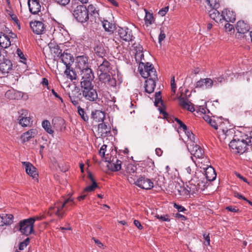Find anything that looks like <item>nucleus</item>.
Here are the masks:
<instances>
[{"instance_id":"nucleus-35","label":"nucleus","mask_w":252,"mask_h":252,"mask_svg":"<svg viewBox=\"0 0 252 252\" xmlns=\"http://www.w3.org/2000/svg\"><path fill=\"white\" fill-rule=\"evenodd\" d=\"M88 178L92 182L91 185L87 186L84 190V192H91L94 190L95 189L97 188V185L95 181L93 175L89 172L88 175Z\"/></svg>"},{"instance_id":"nucleus-41","label":"nucleus","mask_w":252,"mask_h":252,"mask_svg":"<svg viewBox=\"0 0 252 252\" xmlns=\"http://www.w3.org/2000/svg\"><path fill=\"white\" fill-rule=\"evenodd\" d=\"M184 131L185 132L186 135L187 136L188 139H189V142H188V143H189V145H190V144H192L193 143H197V140L196 139L195 135L188 128H187V130H184Z\"/></svg>"},{"instance_id":"nucleus-64","label":"nucleus","mask_w":252,"mask_h":252,"mask_svg":"<svg viewBox=\"0 0 252 252\" xmlns=\"http://www.w3.org/2000/svg\"><path fill=\"white\" fill-rule=\"evenodd\" d=\"M225 29L226 32H229L233 30H234V26L233 25L227 23L225 25Z\"/></svg>"},{"instance_id":"nucleus-38","label":"nucleus","mask_w":252,"mask_h":252,"mask_svg":"<svg viewBox=\"0 0 252 252\" xmlns=\"http://www.w3.org/2000/svg\"><path fill=\"white\" fill-rule=\"evenodd\" d=\"M165 129L159 124H156L151 129V133L154 135H160L165 132Z\"/></svg>"},{"instance_id":"nucleus-2","label":"nucleus","mask_w":252,"mask_h":252,"mask_svg":"<svg viewBox=\"0 0 252 252\" xmlns=\"http://www.w3.org/2000/svg\"><path fill=\"white\" fill-rule=\"evenodd\" d=\"M188 175L187 178L189 179L187 182V190L191 194L195 193L196 192L203 190L204 187V183L198 180L195 176V172L191 166H189L186 168Z\"/></svg>"},{"instance_id":"nucleus-62","label":"nucleus","mask_w":252,"mask_h":252,"mask_svg":"<svg viewBox=\"0 0 252 252\" xmlns=\"http://www.w3.org/2000/svg\"><path fill=\"white\" fill-rule=\"evenodd\" d=\"M53 52L57 55V57L59 58H60V55L62 54V50L60 49L58 45H57V46L55 48Z\"/></svg>"},{"instance_id":"nucleus-8","label":"nucleus","mask_w":252,"mask_h":252,"mask_svg":"<svg viewBox=\"0 0 252 252\" xmlns=\"http://www.w3.org/2000/svg\"><path fill=\"white\" fill-rule=\"evenodd\" d=\"M73 15L76 20L81 23L87 22L89 18L88 10L84 5H77L73 11Z\"/></svg>"},{"instance_id":"nucleus-51","label":"nucleus","mask_w":252,"mask_h":252,"mask_svg":"<svg viewBox=\"0 0 252 252\" xmlns=\"http://www.w3.org/2000/svg\"><path fill=\"white\" fill-rule=\"evenodd\" d=\"M17 54L18 55L19 57L20 58V59L22 60L21 61V63H23L25 66L26 65V58H25L23 53L22 52V51L20 49H17Z\"/></svg>"},{"instance_id":"nucleus-24","label":"nucleus","mask_w":252,"mask_h":252,"mask_svg":"<svg viewBox=\"0 0 252 252\" xmlns=\"http://www.w3.org/2000/svg\"><path fill=\"white\" fill-rule=\"evenodd\" d=\"M236 29L238 33L245 34L250 31V26L249 24L245 21L240 20L237 23Z\"/></svg>"},{"instance_id":"nucleus-29","label":"nucleus","mask_w":252,"mask_h":252,"mask_svg":"<svg viewBox=\"0 0 252 252\" xmlns=\"http://www.w3.org/2000/svg\"><path fill=\"white\" fill-rule=\"evenodd\" d=\"M222 12V14L224 15L223 21L232 23H233L235 21L236 15L234 12L228 9H225Z\"/></svg>"},{"instance_id":"nucleus-13","label":"nucleus","mask_w":252,"mask_h":252,"mask_svg":"<svg viewBox=\"0 0 252 252\" xmlns=\"http://www.w3.org/2000/svg\"><path fill=\"white\" fill-rule=\"evenodd\" d=\"M105 161L109 163L107 166L112 171H118L121 169L122 161L119 160L117 157H113L111 159L109 157L108 154H107Z\"/></svg>"},{"instance_id":"nucleus-42","label":"nucleus","mask_w":252,"mask_h":252,"mask_svg":"<svg viewBox=\"0 0 252 252\" xmlns=\"http://www.w3.org/2000/svg\"><path fill=\"white\" fill-rule=\"evenodd\" d=\"M42 126L45 130L49 134H53L54 130L52 129L51 124L48 120H44L42 122Z\"/></svg>"},{"instance_id":"nucleus-9","label":"nucleus","mask_w":252,"mask_h":252,"mask_svg":"<svg viewBox=\"0 0 252 252\" xmlns=\"http://www.w3.org/2000/svg\"><path fill=\"white\" fill-rule=\"evenodd\" d=\"M64 205L65 204L63 202L57 201L55 203L54 206L49 208L48 214L50 216L55 214L59 219H62L67 212V210H65Z\"/></svg>"},{"instance_id":"nucleus-3","label":"nucleus","mask_w":252,"mask_h":252,"mask_svg":"<svg viewBox=\"0 0 252 252\" xmlns=\"http://www.w3.org/2000/svg\"><path fill=\"white\" fill-rule=\"evenodd\" d=\"M75 64L76 67L80 70L81 80L94 76L93 70L89 66L88 57L77 56L76 58Z\"/></svg>"},{"instance_id":"nucleus-36","label":"nucleus","mask_w":252,"mask_h":252,"mask_svg":"<svg viewBox=\"0 0 252 252\" xmlns=\"http://www.w3.org/2000/svg\"><path fill=\"white\" fill-rule=\"evenodd\" d=\"M197 162L198 166L203 169H205L210 166L209 158L206 156L198 158Z\"/></svg>"},{"instance_id":"nucleus-11","label":"nucleus","mask_w":252,"mask_h":252,"mask_svg":"<svg viewBox=\"0 0 252 252\" xmlns=\"http://www.w3.org/2000/svg\"><path fill=\"white\" fill-rule=\"evenodd\" d=\"M118 33L120 38L126 42L132 41L135 38L132 30L127 28H120Z\"/></svg>"},{"instance_id":"nucleus-27","label":"nucleus","mask_w":252,"mask_h":252,"mask_svg":"<svg viewBox=\"0 0 252 252\" xmlns=\"http://www.w3.org/2000/svg\"><path fill=\"white\" fill-rule=\"evenodd\" d=\"M158 80V77L157 79H154L153 78L147 79L145 81V92L148 93V94L152 93L154 91L156 87V81H157Z\"/></svg>"},{"instance_id":"nucleus-37","label":"nucleus","mask_w":252,"mask_h":252,"mask_svg":"<svg viewBox=\"0 0 252 252\" xmlns=\"http://www.w3.org/2000/svg\"><path fill=\"white\" fill-rule=\"evenodd\" d=\"M70 66H67L66 67V69L64 71V74L70 80H75L77 79V74L73 68Z\"/></svg>"},{"instance_id":"nucleus-1","label":"nucleus","mask_w":252,"mask_h":252,"mask_svg":"<svg viewBox=\"0 0 252 252\" xmlns=\"http://www.w3.org/2000/svg\"><path fill=\"white\" fill-rule=\"evenodd\" d=\"M94 76L81 80L80 87L83 96L90 102H99L100 98L96 90L94 88L93 81Z\"/></svg>"},{"instance_id":"nucleus-6","label":"nucleus","mask_w":252,"mask_h":252,"mask_svg":"<svg viewBox=\"0 0 252 252\" xmlns=\"http://www.w3.org/2000/svg\"><path fill=\"white\" fill-rule=\"evenodd\" d=\"M229 146L232 149H235L237 153L243 154L247 150L248 144L243 133H242L239 138H234L230 141Z\"/></svg>"},{"instance_id":"nucleus-31","label":"nucleus","mask_w":252,"mask_h":252,"mask_svg":"<svg viewBox=\"0 0 252 252\" xmlns=\"http://www.w3.org/2000/svg\"><path fill=\"white\" fill-rule=\"evenodd\" d=\"M11 45L10 39L7 35L2 32H0V46L3 48H6Z\"/></svg>"},{"instance_id":"nucleus-5","label":"nucleus","mask_w":252,"mask_h":252,"mask_svg":"<svg viewBox=\"0 0 252 252\" xmlns=\"http://www.w3.org/2000/svg\"><path fill=\"white\" fill-rule=\"evenodd\" d=\"M139 69L140 74L143 78L157 79V71L152 63H141L139 64Z\"/></svg>"},{"instance_id":"nucleus-47","label":"nucleus","mask_w":252,"mask_h":252,"mask_svg":"<svg viewBox=\"0 0 252 252\" xmlns=\"http://www.w3.org/2000/svg\"><path fill=\"white\" fill-rule=\"evenodd\" d=\"M77 109L78 113L81 117V118L85 122H87L89 120V117L88 115L86 114V113L85 112L83 108H82L79 105L77 106Z\"/></svg>"},{"instance_id":"nucleus-23","label":"nucleus","mask_w":252,"mask_h":252,"mask_svg":"<svg viewBox=\"0 0 252 252\" xmlns=\"http://www.w3.org/2000/svg\"><path fill=\"white\" fill-rule=\"evenodd\" d=\"M13 216L12 214L2 213L0 214V226L9 225L13 222Z\"/></svg>"},{"instance_id":"nucleus-53","label":"nucleus","mask_w":252,"mask_h":252,"mask_svg":"<svg viewBox=\"0 0 252 252\" xmlns=\"http://www.w3.org/2000/svg\"><path fill=\"white\" fill-rule=\"evenodd\" d=\"M166 37L165 33L164 31V28L161 27L160 29V33L158 35V42L160 43Z\"/></svg>"},{"instance_id":"nucleus-25","label":"nucleus","mask_w":252,"mask_h":252,"mask_svg":"<svg viewBox=\"0 0 252 252\" xmlns=\"http://www.w3.org/2000/svg\"><path fill=\"white\" fill-rule=\"evenodd\" d=\"M60 58L62 62L63 63L66 67L67 66H71V64L74 62V58L73 56L66 51H64L60 56Z\"/></svg>"},{"instance_id":"nucleus-20","label":"nucleus","mask_w":252,"mask_h":252,"mask_svg":"<svg viewBox=\"0 0 252 252\" xmlns=\"http://www.w3.org/2000/svg\"><path fill=\"white\" fill-rule=\"evenodd\" d=\"M28 3L30 11L32 14H38L40 12L41 5L39 0H28Z\"/></svg>"},{"instance_id":"nucleus-48","label":"nucleus","mask_w":252,"mask_h":252,"mask_svg":"<svg viewBox=\"0 0 252 252\" xmlns=\"http://www.w3.org/2000/svg\"><path fill=\"white\" fill-rule=\"evenodd\" d=\"M144 56L142 51H137L135 54V60L137 63H139V64L144 63L142 62V60H144Z\"/></svg>"},{"instance_id":"nucleus-45","label":"nucleus","mask_w":252,"mask_h":252,"mask_svg":"<svg viewBox=\"0 0 252 252\" xmlns=\"http://www.w3.org/2000/svg\"><path fill=\"white\" fill-rule=\"evenodd\" d=\"M110 75L107 72H100L99 74L98 78L100 82L106 85L109 80L108 79H110Z\"/></svg>"},{"instance_id":"nucleus-49","label":"nucleus","mask_w":252,"mask_h":252,"mask_svg":"<svg viewBox=\"0 0 252 252\" xmlns=\"http://www.w3.org/2000/svg\"><path fill=\"white\" fill-rule=\"evenodd\" d=\"M244 138L248 144V146H252V131L243 133Z\"/></svg>"},{"instance_id":"nucleus-22","label":"nucleus","mask_w":252,"mask_h":252,"mask_svg":"<svg viewBox=\"0 0 252 252\" xmlns=\"http://www.w3.org/2000/svg\"><path fill=\"white\" fill-rule=\"evenodd\" d=\"M98 135L102 138L106 137L111 134L110 127L105 123H101L98 125Z\"/></svg>"},{"instance_id":"nucleus-34","label":"nucleus","mask_w":252,"mask_h":252,"mask_svg":"<svg viewBox=\"0 0 252 252\" xmlns=\"http://www.w3.org/2000/svg\"><path fill=\"white\" fill-rule=\"evenodd\" d=\"M145 16L144 17L145 24L147 27H148L155 23V19L152 13H150L147 9H144Z\"/></svg>"},{"instance_id":"nucleus-33","label":"nucleus","mask_w":252,"mask_h":252,"mask_svg":"<svg viewBox=\"0 0 252 252\" xmlns=\"http://www.w3.org/2000/svg\"><path fill=\"white\" fill-rule=\"evenodd\" d=\"M91 115V118L96 122L103 121L105 117L104 112L97 110L92 111Z\"/></svg>"},{"instance_id":"nucleus-12","label":"nucleus","mask_w":252,"mask_h":252,"mask_svg":"<svg viewBox=\"0 0 252 252\" xmlns=\"http://www.w3.org/2000/svg\"><path fill=\"white\" fill-rule=\"evenodd\" d=\"M30 27L32 32L36 34H40L43 33L45 30L47 25L45 21H34L30 22Z\"/></svg>"},{"instance_id":"nucleus-57","label":"nucleus","mask_w":252,"mask_h":252,"mask_svg":"<svg viewBox=\"0 0 252 252\" xmlns=\"http://www.w3.org/2000/svg\"><path fill=\"white\" fill-rule=\"evenodd\" d=\"M171 88L172 92L174 94L176 90V85L175 84L174 76H173L171 79Z\"/></svg>"},{"instance_id":"nucleus-39","label":"nucleus","mask_w":252,"mask_h":252,"mask_svg":"<svg viewBox=\"0 0 252 252\" xmlns=\"http://www.w3.org/2000/svg\"><path fill=\"white\" fill-rule=\"evenodd\" d=\"M98 69L100 72H107L110 69V63L105 59H103L102 63L98 66Z\"/></svg>"},{"instance_id":"nucleus-10","label":"nucleus","mask_w":252,"mask_h":252,"mask_svg":"<svg viewBox=\"0 0 252 252\" xmlns=\"http://www.w3.org/2000/svg\"><path fill=\"white\" fill-rule=\"evenodd\" d=\"M20 231L26 236L31 234L33 232L34 220L27 219L19 222Z\"/></svg>"},{"instance_id":"nucleus-54","label":"nucleus","mask_w":252,"mask_h":252,"mask_svg":"<svg viewBox=\"0 0 252 252\" xmlns=\"http://www.w3.org/2000/svg\"><path fill=\"white\" fill-rule=\"evenodd\" d=\"M156 217L159 220H161L163 221H170V219H169V216L168 215L166 214L163 216L156 215Z\"/></svg>"},{"instance_id":"nucleus-60","label":"nucleus","mask_w":252,"mask_h":252,"mask_svg":"<svg viewBox=\"0 0 252 252\" xmlns=\"http://www.w3.org/2000/svg\"><path fill=\"white\" fill-rule=\"evenodd\" d=\"M56 2L61 6H65L69 3L70 0H54Z\"/></svg>"},{"instance_id":"nucleus-4","label":"nucleus","mask_w":252,"mask_h":252,"mask_svg":"<svg viewBox=\"0 0 252 252\" xmlns=\"http://www.w3.org/2000/svg\"><path fill=\"white\" fill-rule=\"evenodd\" d=\"M225 81L224 78L221 75L214 78L213 79L210 78L200 79L195 84L196 88L202 89H210L213 87H218L220 84Z\"/></svg>"},{"instance_id":"nucleus-59","label":"nucleus","mask_w":252,"mask_h":252,"mask_svg":"<svg viewBox=\"0 0 252 252\" xmlns=\"http://www.w3.org/2000/svg\"><path fill=\"white\" fill-rule=\"evenodd\" d=\"M87 9L88 10V11H90L91 14L92 15H95V13H97V12L96 10L95 7L93 4H90L88 6V8H87Z\"/></svg>"},{"instance_id":"nucleus-61","label":"nucleus","mask_w":252,"mask_h":252,"mask_svg":"<svg viewBox=\"0 0 252 252\" xmlns=\"http://www.w3.org/2000/svg\"><path fill=\"white\" fill-rule=\"evenodd\" d=\"M169 10V7L168 6H165L161 9L159 10L158 11V14L160 15L161 16H164L166 13L168 12Z\"/></svg>"},{"instance_id":"nucleus-14","label":"nucleus","mask_w":252,"mask_h":252,"mask_svg":"<svg viewBox=\"0 0 252 252\" xmlns=\"http://www.w3.org/2000/svg\"><path fill=\"white\" fill-rule=\"evenodd\" d=\"M187 143V147L191 155H193L196 158H199L205 156L203 150L197 144V143L193 144Z\"/></svg>"},{"instance_id":"nucleus-55","label":"nucleus","mask_w":252,"mask_h":252,"mask_svg":"<svg viewBox=\"0 0 252 252\" xmlns=\"http://www.w3.org/2000/svg\"><path fill=\"white\" fill-rule=\"evenodd\" d=\"M220 121V120H218V121H217L214 118H212L211 121L210 122L209 124L215 129L218 130L219 123Z\"/></svg>"},{"instance_id":"nucleus-26","label":"nucleus","mask_w":252,"mask_h":252,"mask_svg":"<svg viewBox=\"0 0 252 252\" xmlns=\"http://www.w3.org/2000/svg\"><path fill=\"white\" fill-rule=\"evenodd\" d=\"M218 8H212L209 10V16L211 19L217 23L222 22L224 15L222 12L220 14L217 10Z\"/></svg>"},{"instance_id":"nucleus-58","label":"nucleus","mask_w":252,"mask_h":252,"mask_svg":"<svg viewBox=\"0 0 252 252\" xmlns=\"http://www.w3.org/2000/svg\"><path fill=\"white\" fill-rule=\"evenodd\" d=\"M175 121L179 125L180 128H182L183 130H187V128H188L187 126L182 121L178 118H176Z\"/></svg>"},{"instance_id":"nucleus-32","label":"nucleus","mask_w":252,"mask_h":252,"mask_svg":"<svg viewBox=\"0 0 252 252\" xmlns=\"http://www.w3.org/2000/svg\"><path fill=\"white\" fill-rule=\"evenodd\" d=\"M206 178L209 181H214L216 178V173L214 169L211 165L205 169Z\"/></svg>"},{"instance_id":"nucleus-7","label":"nucleus","mask_w":252,"mask_h":252,"mask_svg":"<svg viewBox=\"0 0 252 252\" xmlns=\"http://www.w3.org/2000/svg\"><path fill=\"white\" fill-rule=\"evenodd\" d=\"M128 181L131 184H134L138 187L144 189H151L154 187L152 181L144 176H140L136 181L133 177H128Z\"/></svg>"},{"instance_id":"nucleus-63","label":"nucleus","mask_w":252,"mask_h":252,"mask_svg":"<svg viewBox=\"0 0 252 252\" xmlns=\"http://www.w3.org/2000/svg\"><path fill=\"white\" fill-rule=\"evenodd\" d=\"M174 208L177 209L178 212H184L186 210V208L184 207L177 204L176 203H174Z\"/></svg>"},{"instance_id":"nucleus-52","label":"nucleus","mask_w":252,"mask_h":252,"mask_svg":"<svg viewBox=\"0 0 252 252\" xmlns=\"http://www.w3.org/2000/svg\"><path fill=\"white\" fill-rule=\"evenodd\" d=\"M107 146L105 144L103 145L100 148L99 154L103 158L105 159V158L107 157V155L105 156V152L106 151V148Z\"/></svg>"},{"instance_id":"nucleus-19","label":"nucleus","mask_w":252,"mask_h":252,"mask_svg":"<svg viewBox=\"0 0 252 252\" xmlns=\"http://www.w3.org/2000/svg\"><path fill=\"white\" fill-rule=\"evenodd\" d=\"M81 93L77 87L72 90L71 93L69 94V97L71 103L75 106H78L81 100Z\"/></svg>"},{"instance_id":"nucleus-43","label":"nucleus","mask_w":252,"mask_h":252,"mask_svg":"<svg viewBox=\"0 0 252 252\" xmlns=\"http://www.w3.org/2000/svg\"><path fill=\"white\" fill-rule=\"evenodd\" d=\"M208 8H218L220 6L219 0H206Z\"/></svg>"},{"instance_id":"nucleus-21","label":"nucleus","mask_w":252,"mask_h":252,"mask_svg":"<svg viewBox=\"0 0 252 252\" xmlns=\"http://www.w3.org/2000/svg\"><path fill=\"white\" fill-rule=\"evenodd\" d=\"M94 50L95 54L99 57L103 58L106 54V50L104 47V43L98 40L95 41Z\"/></svg>"},{"instance_id":"nucleus-18","label":"nucleus","mask_w":252,"mask_h":252,"mask_svg":"<svg viewBox=\"0 0 252 252\" xmlns=\"http://www.w3.org/2000/svg\"><path fill=\"white\" fill-rule=\"evenodd\" d=\"M228 125V123L226 121L222 122L220 121L219 122L218 130L220 135L222 134L225 136H228L233 133L234 130L232 128H228L227 127Z\"/></svg>"},{"instance_id":"nucleus-30","label":"nucleus","mask_w":252,"mask_h":252,"mask_svg":"<svg viewBox=\"0 0 252 252\" xmlns=\"http://www.w3.org/2000/svg\"><path fill=\"white\" fill-rule=\"evenodd\" d=\"M179 104L181 107L184 109H186L190 112H193L195 109L192 103L189 101L187 98L179 97L178 98Z\"/></svg>"},{"instance_id":"nucleus-56","label":"nucleus","mask_w":252,"mask_h":252,"mask_svg":"<svg viewBox=\"0 0 252 252\" xmlns=\"http://www.w3.org/2000/svg\"><path fill=\"white\" fill-rule=\"evenodd\" d=\"M107 83H106V85H108L110 87H115L116 85V79L113 77H110V79H108Z\"/></svg>"},{"instance_id":"nucleus-16","label":"nucleus","mask_w":252,"mask_h":252,"mask_svg":"<svg viewBox=\"0 0 252 252\" xmlns=\"http://www.w3.org/2000/svg\"><path fill=\"white\" fill-rule=\"evenodd\" d=\"M13 69V66L11 60L6 58L1 60L0 62V71L3 74L10 73Z\"/></svg>"},{"instance_id":"nucleus-40","label":"nucleus","mask_w":252,"mask_h":252,"mask_svg":"<svg viewBox=\"0 0 252 252\" xmlns=\"http://www.w3.org/2000/svg\"><path fill=\"white\" fill-rule=\"evenodd\" d=\"M63 202L65 204V210L67 211L71 210L75 205L73 199L71 197L65 199Z\"/></svg>"},{"instance_id":"nucleus-50","label":"nucleus","mask_w":252,"mask_h":252,"mask_svg":"<svg viewBox=\"0 0 252 252\" xmlns=\"http://www.w3.org/2000/svg\"><path fill=\"white\" fill-rule=\"evenodd\" d=\"M159 103H162V100L161 99V95L160 92H156L155 94V105L156 106H158V104Z\"/></svg>"},{"instance_id":"nucleus-44","label":"nucleus","mask_w":252,"mask_h":252,"mask_svg":"<svg viewBox=\"0 0 252 252\" xmlns=\"http://www.w3.org/2000/svg\"><path fill=\"white\" fill-rule=\"evenodd\" d=\"M137 170V167L136 166L132 164H128L126 168V172L127 173H129V175L128 176V177H132Z\"/></svg>"},{"instance_id":"nucleus-46","label":"nucleus","mask_w":252,"mask_h":252,"mask_svg":"<svg viewBox=\"0 0 252 252\" xmlns=\"http://www.w3.org/2000/svg\"><path fill=\"white\" fill-rule=\"evenodd\" d=\"M102 25L105 31L108 32H113L114 29L113 25L108 21L104 20L102 22Z\"/></svg>"},{"instance_id":"nucleus-28","label":"nucleus","mask_w":252,"mask_h":252,"mask_svg":"<svg viewBox=\"0 0 252 252\" xmlns=\"http://www.w3.org/2000/svg\"><path fill=\"white\" fill-rule=\"evenodd\" d=\"M38 134L36 128H32L24 133L21 136L23 143L29 141L31 138L35 137Z\"/></svg>"},{"instance_id":"nucleus-15","label":"nucleus","mask_w":252,"mask_h":252,"mask_svg":"<svg viewBox=\"0 0 252 252\" xmlns=\"http://www.w3.org/2000/svg\"><path fill=\"white\" fill-rule=\"evenodd\" d=\"M28 112L26 110H22L21 113L19 116L18 120L19 124L23 127H30L32 125V118L28 116Z\"/></svg>"},{"instance_id":"nucleus-17","label":"nucleus","mask_w":252,"mask_h":252,"mask_svg":"<svg viewBox=\"0 0 252 252\" xmlns=\"http://www.w3.org/2000/svg\"><path fill=\"white\" fill-rule=\"evenodd\" d=\"M22 164L25 167L27 174L32 177L36 181L38 182V174L36 168L29 162H22Z\"/></svg>"}]
</instances>
